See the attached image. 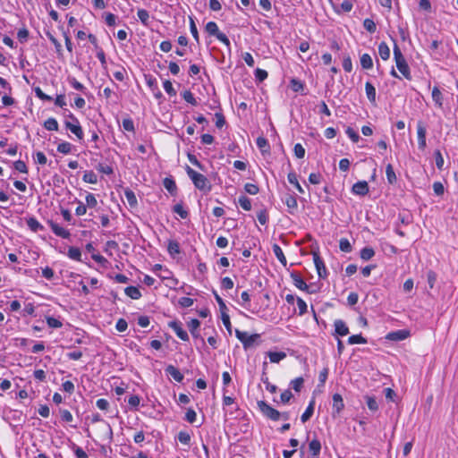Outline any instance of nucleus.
<instances>
[{
  "instance_id": "5fc2aeb1",
  "label": "nucleus",
  "mask_w": 458,
  "mask_h": 458,
  "mask_svg": "<svg viewBox=\"0 0 458 458\" xmlns=\"http://www.w3.org/2000/svg\"><path fill=\"white\" fill-rule=\"evenodd\" d=\"M163 87H164L165 91L169 96L173 97V96L176 95V91L174 89L173 84H172V82L170 81H168V80L165 81L164 83H163Z\"/></svg>"
},
{
  "instance_id": "473e14b6",
  "label": "nucleus",
  "mask_w": 458,
  "mask_h": 458,
  "mask_svg": "<svg viewBox=\"0 0 458 458\" xmlns=\"http://www.w3.org/2000/svg\"><path fill=\"white\" fill-rule=\"evenodd\" d=\"M137 15L140 19V21H141V23L144 25V26H148V23H149V13L147 10L145 9H139L138 12H137Z\"/></svg>"
},
{
  "instance_id": "bf43d9fd",
  "label": "nucleus",
  "mask_w": 458,
  "mask_h": 458,
  "mask_svg": "<svg viewBox=\"0 0 458 458\" xmlns=\"http://www.w3.org/2000/svg\"><path fill=\"white\" fill-rule=\"evenodd\" d=\"M123 128L127 131H134V123L133 121L131 118H125L123 120Z\"/></svg>"
},
{
  "instance_id": "052dcab7",
  "label": "nucleus",
  "mask_w": 458,
  "mask_h": 458,
  "mask_svg": "<svg viewBox=\"0 0 458 458\" xmlns=\"http://www.w3.org/2000/svg\"><path fill=\"white\" fill-rule=\"evenodd\" d=\"M294 155L298 158H302L305 156V148L301 143H297L293 148Z\"/></svg>"
},
{
  "instance_id": "0eeeda50",
  "label": "nucleus",
  "mask_w": 458,
  "mask_h": 458,
  "mask_svg": "<svg viewBox=\"0 0 458 458\" xmlns=\"http://www.w3.org/2000/svg\"><path fill=\"white\" fill-rule=\"evenodd\" d=\"M64 126L67 130H69L72 133H73L79 140H83V137H84L83 130L80 123L74 124L73 123L69 122L68 120H65Z\"/></svg>"
},
{
  "instance_id": "49530a36",
  "label": "nucleus",
  "mask_w": 458,
  "mask_h": 458,
  "mask_svg": "<svg viewBox=\"0 0 458 458\" xmlns=\"http://www.w3.org/2000/svg\"><path fill=\"white\" fill-rule=\"evenodd\" d=\"M339 248L344 252H351L352 248L348 239L342 238L339 241Z\"/></svg>"
},
{
  "instance_id": "13d9d810",
  "label": "nucleus",
  "mask_w": 458,
  "mask_h": 458,
  "mask_svg": "<svg viewBox=\"0 0 458 458\" xmlns=\"http://www.w3.org/2000/svg\"><path fill=\"white\" fill-rule=\"evenodd\" d=\"M178 440L184 445H189L191 442V436L185 431H180L177 436Z\"/></svg>"
},
{
  "instance_id": "0e129e2a",
  "label": "nucleus",
  "mask_w": 458,
  "mask_h": 458,
  "mask_svg": "<svg viewBox=\"0 0 458 458\" xmlns=\"http://www.w3.org/2000/svg\"><path fill=\"white\" fill-rule=\"evenodd\" d=\"M244 190L246 191V192H248L249 194H251V195L258 194L259 191L258 185H256L254 183H246L244 186Z\"/></svg>"
},
{
  "instance_id": "f03ea898",
  "label": "nucleus",
  "mask_w": 458,
  "mask_h": 458,
  "mask_svg": "<svg viewBox=\"0 0 458 458\" xmlns=\"http://www.w3.org/2000/svg\"><path fill=\"white\" fill-rule=\"evenodd\" d=\"M91 422L92 423L103 422V425L101 426L100 438L103 441H108V442H111L113 440V429H112L110 424L104 421L98 413H95L92 415Z\"/></svg>"
},
{
  "instance_id": "a211bd4d",
  "label": "nucleus",
  "mask_w": 458,
  "mask_h": 458,
  "mask_svg": "<svg viewBox=\"0 0 458 458\" xmlns=\"http://www.w3.org/2000/svg\"><path fill=\"white\" fill-rule=\"evenodd\" d=\"M396 67L399 70V72L408 80L411 79V72L409 65L407 64V62L404 59L399 60L395 62Z\"/></svg>"
},
{
  "instance_id": "7c9ffc66",
  "label": "nucleus",
  "mask_w": 458,
  "mask_h": 458,
  "mask_svg": "<svg viewBox=\"0 0 458 458\" xmlns=\"http://www.w3.org/2000/svg\"><path fill=\"white\" fill-rule=\"evenodd\" d=\"M360 65L363 69L369 70L373 67V61L369 54H363L360 56Z\"/></svg>"
},
{
  "instance_id": "a19ab883",
  "label": "nucleus",
  "mask_w": 458,
  "mask_h": 458,
  "mask_svg": "<svg viewBox=\"0 0 458 458\" xmlns=\"http://www.w3.org/2000/svg\"><path fill=\"white\" fill-rule=\"evenodd\" d=\"M182 98L189 104L192 106H197L198 102L196 98H194L193 94L190 90H184L182 94Z\"/></svg>"
},
{
  "instance_id": "603ef678",
  "label": "nucleus",
  "mask_w": 458,
  "mask_h": 458,
  "mask_svg": "<svg viewBox=\"0 0 458 458\" xmlns=\"http://www.w3.org/2000/svg\"><path fill=\"white\" fill-rule=\"evenodd\" d=\"M366 403H367L368 408L370 411H377L378 405H377V402L375 397L366 396Z\"/></svg>"
},
{
  "instance_id": "c85d7f7f",
  "label": "nucleus",
  "mask_w": 458,
  "mask_h": 458,
  "mask_svg": "<svg viewBox=\"0 0 458 458\" xmlns=\"http://www.w3.org/2000/svg\"><path fill=\"white\" fill-rule=\"evenodd\" d=\"M163 184L168 192L173 195L176 193L177 187L175 182L172 178H165Z\"/></svg>"
},
{
  "instance_id": "f3484780",
  "label": "nucleus",
  "mask_w": 458,
  "mask_h": 458,
  "mask_svg": "<svg viewBox=\"0 0 458 458\" xmlns=\"http://www.w3.org/2000/svg\"><path fill=\"white\" fill-rule=\"evenodd\" d=\"M165 373L171 376L178 383H181L184 378L180 370L173 365H168L165 368Z\"/></svg>"
},
{
  "instance_id": "f704fd0d",
  "label": "nucleus",
  "mask_w": 458,
  "mask_h": 458,
  "mask_svg": "<svg viewBox=\"0 0 458 458\" xmlns=\"http://www.w3.org/2000/svg\"><path fill=\"white\" fill-rule=\"evenodd\" d=\"M68 257L73 260L80 261L81 257V250L77 247H70L67 253Z\"/></svg>"
},
{
  "instance_id": "a18cd8bd",
  "label": "nucleus",
  "mask_w": 458,
  "mask_h": 458,
  "mask_svg": "<svg viewBox=\"0 0 458 458\" xmlns=\"http://www.w3.org/2000/svg\"><path fill=\"white\" fill-rule=\"evenodd\" d=\"M72 145L70 142L64 141L57 146V151L62 154H69L72 151Z\"/></svg>"
},
{
  "instance_id": "a878e982",
  "label": "nucleus",
  "mask_w": 458,
  "mask_h": 458,
  "mask_svg": "<svg viewBox=\"0 0 458 458\" xmlns=\"http://www.w3.org/2000/svg\"><path fill=\"white\" fill-rule=\"evenodd\" d=\"M125 294L133 300H139L141 297L140 290L135 286H128L124 289Z\"/></svg>"
},
{
  "instance_id": "4d7b16f0",
  "label": "nucleus",
  "mask_w": 458,
  "mask_h": 458,
  "mask_svg": "<svg viewBox=\"0 0 458 458\" xmlns=\"http://www.w3.org/2000/svg\"><path fill=\"white\" fill-rule=\"evenodd\" d=\"M29 38V30L26 28H22L19 30L17 33V38L21 43H24L28 40Z\"/></svg>"
},
{
  "instance_id": "4be33fe9",
  "label": "nucleus",
  "mask_w": 458,
  "mask_h": 458,
  "mask_svg": "<svg viewBox=\"0 0 458 458\" xmlns=\"http://www.w3.org/2000/svg\"><path fill=\"white\" fill-rule=\"evenodd\" d=\"M314 405H315V400L312 399L310 403H309L308 407L306 408L305 411L302 413L301 417V420L302 423H305L308 421L314 412Z\"/></svg>"
},
{
  "instance_id": "423d86ee",
  "label": "nucleus",
  "mask_w": 458,
  "mask_h": 458,
  "mask_svg": "<svg viewBox=\"0 0 458 458\" xmlns=\"http://www.w3.org/2000/svg\"><path fill=\"white\" fill-rule=\"evenodd\" d=\"M314 264L319 278H326L327 276V267L319 254L316 251L312 252Z\"/></svg>"
},
{
  "instance_id": "6e6d98bb",
  "label": "nucleus",
  "mask_w": 458,
  "mask_h": 458,
  "mask_svg": "<svg viewBox=\"0 0 458 458\" xmlns=\"http://www.w3.org/2000/svg\"><path fill=\"white\" fill-rule=\"evenodd\" d=\"M303 378L301 377H296L291 381V386L296 391L300 392L303 386Z\"/></svg>"
},
{
  "instance_id": "8fccbe9b",
  "label": "nucleus",
  "mask_w": 458,
  "mask_h": 458,
  "mask_svg": "<svg viewBox=\"0 0 458 458\" xmlns=\"http://www.w3.org/2000/svg\"><path fill=\"white\" fill-rule=\"evenodd\" d=\"M47 324L51 328H60L63 326L59 319L53 317H47Z\"/></svg>"
},
{
  "instance_id": "69168bd1",
  "label": "nucleus",
  "mask_w": 458,
  "mask_h": 458,
  "mask_svg": "<svg viewBox=\"0 0 458 458\" xmlns=\"http://www.w3.org/2000/svg\"><path fill=\"white\" fill-rule=\"evenodd\" d=\"M267 76H268V73L267 71L260 69V68L256 69L255 77L259 81H263L264 80H266L267 78Z\"/></svg>"
},
{
  "instance_id": "cd10ccee",
  "label": "nucleus",
  "mask_w": 458,
  "mask_h": 458,
  "mask_svg": "<svg viewBox=\"0 0 458 458\" xmlns=\"http://www.w3.org/2000/svg\"><path fill=\"white\" fill-rule=\"evenodd\" d=\"M26 223L28 227L33 232H38L43 229V225L35 217L28 218Z\"/></svg>"
},
{
  "instance_id": "39448f33",
  "label": "nucleus",
  "mask_w": 458,
  "mask_h": 458,
  "mask_svg": "<svg viewBox=\"0 0 458 458\" xmlns=\"http://www.w3.org/2000/svg\"><path fill=\"white\" fill-rule=\"evenodd\" d=\"M258 407L262 414L271 420L277 421L281 419V412L267 404L265 401H259Z\"/></svg>"
},
{
  "instance_id": "6ab92c4d",
  "label": "nucleus",
  "mask_w": 458,
  "mask_h": 458,
  "mask_svg": "<svg viewBox=\"0 0 458 458\" xmlns=\"http://www.w3.org/2000/svg\"><path fill=\"white\" fill-rule=\"evenodd\" d=\"M309 449L315 458H318L321 451V443L318 438L312 439L309 444Z\"/></svg>"
},
{
  "instance_id": "4c0bfd02",
  "label": "nucleus",
  "mask_w": 458,
  "mask_h": 458,
  "mask_svg": "<svg viewBox=\"0 0 458 458\" xmlns=\"http://www.w3.org/2000/svg\"><path fill=\"white\" fill-rule=\"evenodd\" d=\"M83 181L88 183H97L98 176L93 171H86L83 175Z\"/></svg>"
},
{
  "instance_id": "393cba45",
  "label": "nucleus",
  "mask_w": 458,
  "mask_h": 458,
  "mask_svg": "<svg viewBox=\"0 0 458 458\" xmlns=\"http://www.w3.org/2000/svg\"><path fill=\"white\" fill-rule=\"evenodd\" d=\"M432 99L438 107L443 106V95L437 87L432 89Z\"/></svg>"
},
{
  "instance_id": "20e7f679",
  "label": "nucleus",
  "mask_w": 458,
  "mask_h": 458,
  "mask_svg": "<svg viewBox=\"0 0 458 458\" xmlns=\"http://www.w3.org/2000/svg\"><path fill=\"white\" fill-rule=\"evenodd\" d=\"M235 336L239 339V341L242 344L243 348L245 350L250 348L256 341H258L260 337L259 334L248 335L247 332L241 331L239 329H235Z\"/></svg>"
},
{
  "instance_id": "e433bc0d",
  "label": "nucleus",
  "mask_w": 458,
  "mask_h": 458,
  "mask_svg": "<svg viewBox=\"0 0 458 458\" xmlns=\"http://www.w3.org/2000/svg\"><path fill=\"white\" fill-rule=\"evenodd\" d=\"M44 127L47 131H58V123L56 119L50 117L45 121Z\"/></svg>"
},
{
  "instance_id": "de8ad7c7",
  "label": "nucleus",
  "mask_w": 458,
  "mask_h": 458,
  "mask_svg": "<svg viewBox=\"0 0 458 458\" xmlns=\"http://www.w3.org/2000/svg\"><path fill=\"white\" fill-rule=\"evenodd\" d=\"M363 27L369 33H374L377 30V26H376V23L374 22V21L371 19H369V18H367L363 21Z\"/></svg>"
},
{
  "instance_id": "b1692460",
  "label": "nucleus",
  "mask_w": 458,
  "mask_h": 458,
  "mask_svg": "<svg viewBox=\"0 0 458 458\" xmlns=\"http://www.w3.org/2000/svg\"><path fill=\"white\" fill-rule=\"evenodd\" d=\"M378 54L383 60H388L390 57V48L386 42H381L378 46Z\"/></svg>"
},
{
  "instance_id": "72a5a7b5",
  "label": "nucleus",
  "mask_w": 458,
  "mask_h": 458,
  "mask_svg": "<svg viewBox=\"0 0 458 458\" xmlns=\"http://www.w3.org/2000/svg\"><path fill=\"white\" fill-rule=\"evenodd\" d=\"M349 344H367V339L361 335H353L348 338Z\"/></svg>"
},
{
  "instance_id": "09e8293b",
  "label": "nucleus",
  "mask_w": 458,
  "mask_h": 458,
  "mask_svg": "<svg viewBox=\"0 0 458 458\" xmlns=\"http://www.w3.org/2000/svg\"><path fill=\"white\" fill-rule=\"evenodd\" d=\"M221 318L223 321L224 326L225 327L226 330L228 331L229 335H232V325L230 321V317L227 314V312L223 311L221 314Z\"/></svg>"
},
{
  "instance_id": "ea45409f",
  "label": "nucleus",
  "mask_w": 458,
  "mask_h": 458,
  "mask_svg": "<svg viewBox=\"0 0 458 458\" xmlns=\"http://www.w3.org/2000/svg\"><path fill=\"white\" fill-rule=\"evenodd\" d=\"M199 325L200 322L197 318H192L191 321L188 322V328L194 337L198 336L196 331L199 327Z\"/></svg>"
},
{
  "instance_id": "bb28decb",
  "label": "nucleus",
  "mask_w": 458,
  "mask_h": 458,
  "mask_svg": "<svg viewBox=\"0 0 458 458\" xmlns=\"http://www.w3.org/2000/svg\"><path fill=\"white\" fill-rule=\"evenodd\" d=\"M386 174L388 183L394 184L397 181L396 174L394 171L393 165L388 164L386 167Z\"/></svg>"
},
{
  "instance_id": "3c124183",
  "label": "nucleus",
  "mask_w": 458,
  "mask_h": 458,
  "mask_svg": "<svg viewBox=\"0 0 458 458\" xmlns=\"http://www.w3.org/2000/svg\"><path fill=\"white\" fill-rule=\"evenodd\" d=\"M190 30H191V33L192 34V37L194 38V39L199 43V32H198L197 26H196L195 21L192 17H190Z\"/></svg>"
},
{
  "instance_id": "c9c22d12",
  "label": "nucleus",
  "mask_w": 458,
  "mask_h": 458,
  "mask_svg": "<svg viewBox=\"0 0 458 458\" xmlns=\"http://www.w3.org/2000/svg\"><path fill=\"white\" fill-rule=\"evenodd\" d=\"M375 255V251L371 247H365L360 250V259L369 260Z\"/></svg>"
},
{
  "instance_id": "c03bdc74",
  "label": "nucleus",
  "mask_w": 458,
  "mask_h": 458,
  "mask_svg": "<svg viewBox=\"0 0 458 458\" xmlns=\"http://www.w3.org/2000/svg\"><path fill=\"white\" fill-rule=\"evenodd\" d=\"M167 250L171 255L178 254L180 253V246L179 243L176 241H169L167 245Z\"/></svg>"
},
{
  "instance_id": "aec40b11",
  "label": "nucleus",
  "mask_w": 458,
  "mask_h": 458,
  "mask_svg": "<svg viewBox=\"0 0 458 458\" xmlns=\"http://www.w3.org/2000/svg\"><path fill=\"white\" fill-rule=\"evenodd\" d=\"M272 250H273V252L275 254V256L277 258V259L279 260V262L284 266V267H286L287 265V260H286V258L281 249V247L275 243L273 244L272 246Z\"/></svg>"
},
{
  "instance_id": "dca6fc26",
  "label": "nucleus",
  "mask_w": 458,
  "mask_h": 458,
  "mask_svg": "<svg viewBox=\"0 0 458 458\" xmlns=\"http://www.w3.org/2000/svg\"><path fill=\"white\" fill-rule=\"evenodd\" d=\"M335 335L344 336L349 334V328L342 319H336L334 323Z\"/></svg>"
},
{
  "instance_id": "1a4fd4ad",
  "label": "nucleus",
  "mask_w": 458,
  "mask_h": 458,
  "mask_svg": "<svg viewBox=\"0 0 458 458\" xmlns=\"http://www.w3.org/2000/svg\"><path fill=\"white\" fill-rule=\"evenodd\" d=\"M48 224H49V226L51 228V230L53 231V233L56 235V236H59L63 239H69L70 236H71V233L68 230L63 228L62 226H60L58 224L53 222V221H48Z\"/></svg>"
},
{
  "instance_id": "e2e57ef3",
  "label": "nucleus",
  "mask_w": 458,
  "mask_h": 458,
  "mask_svg": "<svg viewBox=\"0 0 458 458\" xmlns=\"http://www.w3.org/2000/svg\"><path fill=\"white\" fill-rule=\"evenodd\" d=\"M433 191L436 195L442 196L445 192V187L442 182H435L433 183Z\"/></svg>"
},
{
  "instance_id": "6e6552de",
  "label": "nucleus",
  "mask_w": 458,
  "mask_h": 458,
  "mask_svg": "<svg viewBox=\"0 0 458 458\" xmlns=\"http://www.w3.org/2000/svg\"><path fill=\"white\" fill-rule=\"evenodd\" d=\"M352 191L355 195L365 196L369 191V184L366 181H359L352 185Z\"/></svg>"
},
{
  "instance_id": "58836bf2",
  "label": "nucleus",
  "mask_w": 458,
  "mask_h": 458,
  "mask_svg": "<svg viewBox=\"0 0 458 458\" xmlns=\"http://www.w3.org/2000/svg\"><path fill=\"white\" fill-rule=\"evenodd\" d=\"M238 202L242 208H243L244 210L249 211L251 209V201L248 197L244 195L240 196Z\"/></svg>"
},
{
  "instance_id": "79ce46f5",
  "label": "nucleus",
  "mask_w": 458,
  "mask_h": 458,
  "mask_svg": "<svg viewBox=\"0 0 458 458\" xmlns=\"http://www.w3.org/2000/svg\"><path fill=\"white\" fill-rule=\"evenodd\" d=\"M124 195L131 207H134L137 205L136 195L131 190H126Z\"/></svg>"
},
{
  "instance_id": "c756f323",
  "label": "nucleus",
  "mask_w": 458,
  "mask_h": 458,
  "mask_svg": "<svg viewBox=\"0 0 458 458\" xmlns=\"http://www.w3.org/2000/svg\"><path fill=\"white\" fill-rule=\"evenodd\" d=\"M288 182L293 184L300 193H303L304 190L298 182L297 175L294 172H291L287 175Z\"/></svg>"
},
{
  "instance_id": "9b49d317",
  "label": "nucleus",
  "mask_w": 458,
  "mask_h": 458,
  "mask_svg": "<svg viewBox=\"0 0 458 458\" xmlns=\"http://www.w3.org/2000/svg\"><path fill=\"white\" fill-rule=\"evenodd\" d=\"M169 327L174 330L175 335L182 341H188L189 335L187 332L182 327L181 323L172 321L169 323Z\"/></svg>"
},
{
  "instance_id": "864d4df0",
  "label": "nucleus",
  "mask_w": 458,
  "mask_h": 458,
  "mask_svg": "<svg viewBox=\"0 0 458 458\" xmlns=\"http://www.w3.org/2000/svg\"><path fill=\"white\" fill-rule=\"evenodd\" d=\"M296 302H297V306H298V309H299V315L302 316L305 313H307L308 307H307L306 302L301 298H300V297H297Z\"/></svg>"
},
{
  "instance_id": "7ed1b4c3",
  "label": "nucleus",
  "mask_w": 458,
  "mask_h": 458,
  "mask_svg": "<svg viewBox=\"0 0 458 458\" xmlns=\"http://www.w3.org/2000/svg\"><path fill=\"white\" fill-rule=\"evenodd\" d=\"M205 30L211 36H215L221 43L230 47V40L227 36L218 30V26L215 21H208L206 24Z\"/></svg>"
},
{
  "instance_id": "774afa93",
  "label": "nucleus",
  "mask_w": 458,
  "mask_h": 458,
  "mask_svg": "<svg viewBox=\"0 0 458 458\" xmlns=\"http://www.w3.org/2000/svg\"><path fill=\"white\" fill-rule=\"evenodd\" d=\"M96 405L101 411H107L110 406L109 402L104 398L97 400Z\"/></svg>"
},
{
  "instance_id": "2f4dec72",
  "label": "nucleus",
  "mask_w": 458,
  "mask_h": 458,
  "mask_svg": "<svg viewBox=\"0 0 458 458\" xmlns=\"http://www.w3.org/2000/svg\"><path fill=\"white\" fill-rule=\"evenodd\" d=\"M268 357L271 362L278 363L286 357V354L284 352H269Z\"/></svg>"
},
{
  "instance_id": "4468645a",
  "label": "nucleus",
  "mask_w": 458,
  "mask_h": 458,
  "mask_svg": "<svg viewBox=\"0 0 458 458\" xmlns=\"http://www.w3.org/2000/svg\"><path fill=\"white\" fill-rule=\"evenodd\" d=\"M344 408L343 397L340 394H335L333 395V414L339 415Z\"/></svg>"
},
{
  "instance_id": "2eb2a0df",
  "label": "nucleus",
  "mask_w": 458,
  "mask_h": 458,
  "mask_svg": "<svg viewBox=\"0 0 458 458\" xmlns=\"http://www.w3.org/2000/svg\"><path fill=\"white\" fill-rule=\"evenodd\" d=\"M410 335L408 330H396L392 331L386 335V339L390 341H402L406 339Z\"/></svg>"
},
{
  "instance_id": "680f3d73",
  "label": "nucleus",
  "mask_w": 458,
  "mask_h": 458,
  "mask_svg": "<svg viewBox=\"0 0 458 458\" xmlns=\"http://www.w3.org/2000/svg\"><path fill=\"white\" fill-rule=\"evenodd\" d=\"M257 217L261 225H266L268 221V215L266 209H261L258 214Z\"/></svg>"
},
{
  "instance_id": "5701e85b",
  "label": "nucleus",
  "mask_w": 458,
  "mask_h": 458,
  "mask_svg": "<svg viewBox=\"0 0 458 458\" xmlns=\"http://www.w3.org/2000/svg\"><path fill=\"white\" fill-rule=\"evenodd\" d=\"M258 148L260 149L262 154H267L270 152V146L267 140L264 137H259L256 140Z\"/></svg>"
},
{
  "instance_id": "338daca9",
  "label": "nucleus",
  "mask_w": 458,
  "mask_h": 458,
  "mask_svg": "<svg viewBox=\"0 0 458 458\" xmlns=\"http://www.w3.org/2000/svg\"><path fill=\"white\" fill-rule=\"evenodd\" d=\"M345 133L348 135V137L354 142H358L360 140V136L352 128L348 127L345 131Z\"/></svg>"
},
{
  "instance_id": "37998d69",
  "label": "nucleus",
  "mask_w": 458,
  "mask_h": 458,
  "mask_svg": "<svg viewBox=\"0 0 458 458\" xmlns=\"http://www.w3.org/2000/svg\"><path fill=\"white\" fill-rule=\"evenodd\" d=\"M173 210L174 213L179 215L182 219H185L188 217L189 213L187 210H185L181 203H178L174 206Z\"/></svg>"
},
{
  "instance_id": "9d476101",
  "label": "nucleus",
  "mask_w": 458,
  "mask_h": 458,
  "mask_svg": "<svg viewBox=\"0 0 458 458\" xmlns=\"http://www.w3.org/2000/svg\"><path fill=\"white\" fill-rule=\"evenodd\" d=\"M426 128L421 122H419L417 124V135H418V144L420 149H425L426 148Z\"/></svg>"
},
{
  "instance_id": "ddd939ff",
  "label": "nucleus",
  "mask_w": 458,
  "mask_h": 458,
  "mask_svg": "<svg viewBox=\"0 0 458 458\" xmlns=\"http://www.w3.org/2000/svg\"><path fill=\"white\" fill-rule=\"evenodd\" d=\"M290 276H291L295 287H297L298 289H300L301 291L310 293L309 291L308 284L305 283V281L302 279V277L298 273L292 272Z\"/></svg>"
},
{
  "instance_id": "412c9836",
  "label": "nucleus",
  "mask_w": 458,
  "mask_h": 458,
  "mask_svg": "<svg viewBox=\"0 0 458 458\" xmlns=\"http://www.w3.org/2000/svg\"><path fill=\"white\" fill-rule=\"evenodd\" d=\"M365 91L368 99L374 105L376 103V89L369 81H367L365 84Z\"/></svg>"
},
{
  "instance_id": "f257e3e1",
  "label": "nucleus",
  "mask_w": 458,
  "mask_h": 458,
  "mask_svg": "<svg viewBox=\"0 0 458 458\" xmlns=\"http://www.w3.org/2000/svg\"><path fill=\"white\" fill-rule=\"evenodd\" d=\"M186 173L197 189L204 192L210 191L211 184L209 183L208 178L205 175L196 172L188 165L186 166Z\"/></svg>"
},
{
  "instance_id": "f8f14e48",
  "label": "nucleus",
  "mask_w": 458,
  "mask_h": 458,
  "mask_svg": "<svg viewBox=\"0 0 458 458\" xmlns=\"http://www.w3.org/2000/svg\"><path fill=\"white\" fill-rule=\"evenodd\" d=\"M283 201L287 206L288 212L291 215H294L298 208V203H297L296 197L292 194H286L284 196Z\"/></svg>"
}]
</instances>
